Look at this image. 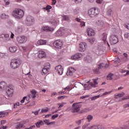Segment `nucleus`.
I'll return each instance as SVG.
<instances>
[{"instance_id":"nucleus-5","label":"nucleus","mask_w":129,"mask_h":129,"mask_svg":"<svg viewBox=\"0 0 129 129\" xmlns=\"http://www.w3.org/2000/svg\"><path fill=\"white\" fill-rule=\"evenodd\" d=\"M80 107L81 105L78 104V103H75L72 105V108L71 109L72 112L75 113V112H78L80 110Z\"/></svg>"},{"instance_id":"nucleus-61","label":"nucleus","mask_w":129,"mask_h":129,"mask_svg":"<svg viewBox=\"0 0 129 129\" xmlns=\"http://www.w3.org/2000/svg\"><path fill=\"white\" fill-rule=\"evenodd\" d=\"M5 3H6V6H9L10 4V1H7V0H4Z\"/></svg>"},{"instance_id":"nucleus-1","label":"nucleus","mask_w":129,"mask_h":129,"mask_svg":"<svg viewBox=\"0 0 129 129\" xmlns=\"http://www.w3.org/2000/svg\"><path fill=\"white\" fill-rule=\"evenodd\" d=\"M24 11L21 9L15 10L12 13V16L17 20H21L24 17Z\"/></svg>"},{"instance_id":"nucleus-50","label":"nucleus","mask_w":129,"mask_h":129,"mask_svg":"<svg viewBox=\"0 0 129 129\" xmlns=\"http://www.w3.org/2000/svg\"><path fill=\"white\" fill-rule=\"evenodd\" d=\"M75 4H80L82 3V0H72Z\"/></svg>"},{"instance_id":"nucleus-43","label":"nucleus","mask_w":129,"mask_h":129,"mask_svg":"<svg viewBox=\"0 0 129 129\" xmlns=\"http://www.w3.org/2000/svg\"><path fill=\"white\" fill-rule=\"evenodd\" d=\"M124 95V93L122 92L121 94H117L116 97L115 98H118V97L120 98V97H123V96Z\"/></svg>"},{"instance_id":"nucleus-4","label":"nucleus","mask_w":129,"mask_h":129,"mask_svg":"<svg viewBox=\"0 0 129 129\" xmlns=\"http://www.w3.org/2000/svg\"><path fill=\"white\" fill-rule=\"evenodd\" d=\"M6 93L9 97H12L14 95V87L9 85L6 88Z\"/></svg>"},{"instance_id":"nucleus-56","label":"nucleus","mask_w":129,"mask_h":129,"mask_svg":"<svg viewBox=\"0 0 129 129\" xmlns=\"http://www.w3.org/2000/svg\"><path fill=\"white\" fill-rule=\"evenodd\" d=\"M5 56H6V53L0 52V57H1V58H4Z\"/></svg>"},{"instance_id":"nucleus-24","label":"nucleus","mask_w":129,"mask_h":129,"mask_svg":"<svg viewBox=\"0 0 129 129\" xmlns=\"http://www.w3.org/2000/svg\"><path fill=\"white\" fill-rule=\"evenodd\" d=\"M22 127H26V126L23 124V122H20L16 125V128L21 129Z\"/></svg>"},{"instance_id":"nucleus-32","label":"nucleus","mask_w":129,"mask_h":129,"mask_svg":"<svg viewBox=\"0 0 129 129\" xmlns=\"http://www.w3.org/2000/svg\"><path fill=\"white\" fill-rule=\"evenodd\" d=\"M43 124L44 122H43V120H39L36 123L37 127H40V125H43Z\"/></svg>"},{"instance_id":"nucleus-59","label":"nucleus","mask_w":129,"mask_h":129,"mask_svg":"<svg viewBox=\"0 0 129 129\" xmlns=\"http://www.w3.org/2000/svg\"><path fill=\"white\" fill-rule=\"evenodd\" d=\"M27 98V97L25 96L23 98V99L21 100V103H24L25 102V100Z\"/></svg>"},{"instance_id":"nucleus-41","label":"nucleus","mask_w":129,"mask_h":129,"mask_svg":"<svg viewBox=\"0 0 129 129\" xmlns=\"http://www.w3.org/2000/svg\"><path fill=\"white\" fill-rule=\"evenodd\" d=\"M99 70H100L98 69V68H97V69L93 70V72L94 74H99V73H100Z\"/></svg>"},{"instance_id":"nucleus-64","label":"nucleus","mask_w":129,"mask_h":129,"mask_svg":"<svg viewBox=\"0 0 129 129\" xmlns=\"http://www.w3.org/2000/svg\"><path fill=\"white\" fill-rule=\"evenodd\" d=\"M126 128V126H122L118 128V129H125Z\"/></svg>"},{"instance_id":"nucleus-42","label":"nucleus","mask_w":129,"mask_h":129,"mask_svg":"<svg viewBox=\"0 0 129 129\" xmlns=\"http://www.w3.org/2000/svg\"><path fill=\"white\" fill-rule=\"evenodd\" d=\"M51 9H52V7L48 5L47 6H46V7L43 8V10H46V11H47V12H50V10H51Z\"/></svg>"},{"instance_id":"nucleus-60","label":"nucleus","mask_w":129,"mask_h":129,"mask_svg":"<svg viewBox=\"0 0 129 129\" xmlns=\"http://www.w3.org/2000/svg\"><path fill=\"white\" fill-rule=\"evenodd\" d=\"M123 56H124V57L126 58V59H127V57H128V55L126 53H124L123 54Z\"/></svg>"},{"instance_id":"nucleus-39","label":"nucleus","mask_w":129,"mask_h":129,"mask_svg":"<svg viewBox=\"0 0 129 129\" xmlns=\"http://www.w3.org/2000/svg\"><path fill=\"white\" fill-rule=\"evenodd\" d=\"M50 23L52 24V25L56 26V25L59 23V21L54 19L53 20L50 21Z\"/></svg>"},{"instance_id":"nucleus-31","label":"nucleus","mask_w":129,"mask_h":129,"mask_svg":"<svg viewBox=\"0 0 129 129\" xmlns=\"http://www.w3.org/2000/svg\"><path fill=\"white\" fill-rule=\"evenodd\" d=\"M86 119L88 121V122H90L92 119H93V116L91 115H89L87 116Z\"/></svg>"},{"instance_id":"nucleus-46","label":"nucleus","mask_w":129,"mask_h":129,"mask_svg":"<svg viewBox=\"0 0 129 129\" xmlns=\"http://www.w3.org/2000/svg\"><path fill=\"white\" fill-rule=\"evenodd\" d=\"M49 111V109H42L41 111L40 112V114H42V113H44V112H48Z\"/></svg>"},{"instance_id":"nucleus-38","label":"nucleus","mask_w":129,"mask_h":129,"mask_svg":"<svg viewBox=\"0 0 129 129\" xmlns=\"http://www.w3.org/2000/svg\"><path fill=\"white\" fill-rule=\"evenodd\" d=\"M107 14L108 16H112V15H113V11H112V10L110 9L107 11Z\"/></svg>"},{"instance_id":"nucleus-55","label":"nucleus","mask_w":129,"mask_h":129,"mask_svg":"<svg viewBox=\"0 0 129 129\" xmlns=\"http://www.w3.org/2000/svg\"><path fill=\"white\" fill-rule=\"evenodd\" d=\"M124 38H126V39H129V33H126L124 35Z\"/></svg>"},{"instance_id":"nucleus-25","label":"nucleus","mask_w":129,"mask_h":129,"mask_svg":"<svg viewBox=\"0 0 129 129\" xmlns=\"http://www.w3.org/2000/svg\"><path fill=\"white\" fill-rule=\"evenodd\" d=\"M106 38H107V34H106V33H104L103 34L102 40L103 41H104L105 44H106L107 43V45L109 47V44H108V42L106 41Z\"/></svg>"},{"instance_id":"nucleus-7","label":"nucleus","mask_w":129,"mask_h":129,"mask_svg":"<svg viewBox=\"0 0 129 129\" xmlns=\"http://www.w3.org/2000/svg\"><path fill=\"white\" fill-rule=\"evenodd\" d=\"M53 46L57 49H61L63 47V42L60 39L55 40L53 42Z\"/></svg>"},{"instance_id":"nucleus-54","label":"nucleus","mask_w":129,"mask_h":129,"mask_svg":"<svg viewBox=\"0 0 129 129\" xmlns=\"http://www.w3.org/2000/svg\"><path fill=\"white\" fill-rule=\"evenodd\" d=\"M40 109H39L38 110L36 111L35 112L33 111L32 113H34L35 115H38L39 114V112L40 111Z\"/></svg>"},{"instance_id":"nucleus-29","label":"nucleus","mask_w":129,"mask_h":129,"mask_svg":"<svg viewBox=\"0 0 129 129\" xmlns=\"http://www.w3.org/2000/svg\"><path fill=\"white\" fill-rule=\"evenodd\" d=\"M22 49L25 52H27L28 53L31 51V48H30L29 46L22 47Z\"/></svg>"},{"instance_id":"nucleus-34","label":"nucleus","mask_w":129,"mask_h":129,"mask_svg":"<svg viewBox=\"0 0 129 129\" xmlns=\"http://www.w3.org/2000/svg\"><path fill=\"white\" fill-rule=\"evenodd\" d=\"M0 17L2 19V20H6V19H8V18H9V16L5 13L1 14Z\"/></svg>"},{"instance_id":"nucleus-19","label":"nucleus","mask_w":129,"mask_h":129,"mask_svg":"<svg viewBox=\"0 0 129 129\" xmlns=\"http://www.w3.org/2000/svg\"><path fill=\"white\" fill-rule=\"evenodd\" d=\"M84 61L87 63H91L92 62V57L91 55H88L84 58Z\"/></svg>"},{"instance_id":"nucleus-23","label":"nucleus","mask_w":129,"mask_h":129,"mask_svg":"<svg viewBox=\"0 0 129 129\" xmlns=\"http://www.w3.org/2000/svg\"><path fill=\"white\" fill-rule=\"evenodd\" d=\"M31 93L32 95H30L29 96V97L32 98V99H35L36 97H37L36 96V94L37 93V92L35 90H33L32 91H31Z\"/></svg>"},{"instance_id":"nucleus-10","label":"nucleus","mask_w":129,"mask_h":129,"mask_svg":"<svg viewBox=\"0 0 129 129\" xmlns=\"http://www.w3.org/2000/svg\"><path fill=\"white\" fill-rule=\"evenodd\" d=\"M17 41L20 44H24L27 42V37L25 36H18L17 38Z\"/></svg>"},{"instance_id":"nucleus-36","label":"nucleus","mask_w":129,"mask_h":129,"mask_svg":"<svg viewBox=\"0 0 129 129\" xmlns=\"http://www.w3.org/2000/svg\"><path fill=\"white\" fill-rule=\"evenodd\" d=\"M84 120V118H82V119H79V120H77L76 121V123L78 125H80L81 124V123H82V121Z\"/></svg>"},{"instance_id":"nucleus-12","label":"nucleus","mask_w":129,"mask_h":129,"mask_svg":"<svg viewBox=\"0 0 129 129\" xmlns=\"http://www.w3.org/2000/svg\"><path fill=\"white\" fill-rule=\"evenodd\" d=\"M55 70L59 75H62L63 74V68H62L61 65H58L55 67Z\"/></svg>"},{"instance_id":"nucleus-6","label":"nucleus","mask_w":129,"mask_h":129,"mask_svg":"<svg viewBox=\"0 0 129 129\" xmlns=\"http://www.w3.org/2000/svg\"><path fill=\"white\" fill-rule=\"evenodd\" d=\"M110 43L111 45H115L118 43V38H117V35H112L110 37Z\"/></svg>"},{"instance_id":"nucleus-2","label":"nucleus","mask_w":129,"mask_h":129,"mask_svg":"<svg viewBox=\"0 0 129 129\" xmlns=\"http://www.w3.org/2000/svg\"><path fill=\"white\" fill-rule=\"evenodd\" d=\"M22 64V60L20 59H13L11 62V67L12 69H17L21 66Z\"/></svg>"},{"instance_id":"nucleus-48","label":"nucleus","mask_w":129,"mask_h":129,"mask_svg":"<svg viewBox=\"0 0 129 129\" xmlns=\"http://www.w3.org/2000/svg\"><path fill=\"white\" fill-rule=\"evenodd\" d=\"M99 97H100V95L95 96H94V97H92L91 100H95V99H97V98H99Z\"/></svg>"},{"instance_id":"nucleus-44","label":"nucleus","mask_w":129,"mask_h":129,"mask_svg":"<svg viewBox=\"0 0 129 129\" xmlns=\"http://www.w3.org/2000/svg\"><path fill=\"white\" fill-rule=\"evenodd\" d=\"M104 66V63H101L98 65L97 68H98V69L100 70L102 68H103Z\"/></svg>"},{"instance_id":"nucleus-9","label":"nucleus","mask_w":129,"mask_h":129,"mask_svg":"<svg viewBox=\"0 0 129 129\" xmlns=\"http://www.w3.org/2000/svg\"><path fill=\"white\" fill-rule=\"evenodd\" d=\"M50 63H45L44 68H43L42 69V73H41V74H42V75H45V74H47V73H48V72L50 70Z\"/></svg>"},{"instance_id":"nucleus-30","label":"nucleus","mask_w":129,"mask_h":129,"mask_svg":"<svg viewBox=\"0 0 129 129\" xmlns=\"http://www.w3.org/2000/svg\"><path fill=\"white\" fill-rule=\"evenodd\" d=\"M80 13V8H77L74 10V15H78Z\"/></svg>"},{"instance_id":"nucleus-40","label":"nucleus","mask_w":129,"mask_h":129,"mask_svg":"<svg viewBox=\"0 0 129 129\" xmlns=\"http://www.w3.org/2000/svg\"><path fill=\"white\" fill-rule=\"evenodd\" d=\"M16 31L18 33V34H21L23 32V29L22 28L18 27L16 30Z\"/></svg>"},{"instance_id":"nucleus-15","label":"nucleus","mask_w":129,"mask_h":129,"mask_svg":"<svg viewBox=\"0 0 129 129\" xmlns=\"http://www.w3.org/2000/svg\"><path fill=\"white\" fill-rule=\"evenodd\" d=\"M65 34V30L59 28L55 33V36H63Z\"/></svg>"},{"instance_id":"nucleus-45","label":"nucleus","mask_w":129,"mask_h":129,"mask_svg":"<svg viewBox=\"0 0 129 129\" xmlns=\"http://www.w3.org/2000/svg\"><path fill=\"white\" fill-rule=\"evenodd\" d=\"M62 18H63V21H69V20H70V19L69 18V17H68V16L67 15H64L62 16Z\"/></svg>"},{"instance_id":"nucleus-11","label":"nucleus","mask_w":129,"mask_h":129,"mask_svg":"<svg viewBox=\"0 0 129 129\" xmlns=\"http://www.w3.org/2000/svg\"><path fill=\"white\" fill-rule=\"evenodd\" d=\"M86 48H87V44L86 43L81 42L80 44L79 51H80V52H84V51L86 50Z\"/></svg>"},{"instance_id":"nucleus-52","label":"nucleus","mask_w":129,"mask_h":129,"mask_svg":"<svg viewBox=\"0 0 129 129\" xmlns=\"http://www.w3.org/2000/svg\"><path fill=\"white\" fill-rule=\"evenodd\" d=\"M58 99H64V98H67V96H61L58 97Z\"/></svg>"},{"instance_id":"nucleus-8","label":"nucleus","mask_w":129,"mask_h":129,"mask_svg":"<svg viewBox=\"0 0 129 129\" xmlns=\"http://www.w3.org/2000/svg\"><path fill=\"white\" fill-rule=\"evenodd\" d=\"M0 39H3V41L5 43H8L9 41H11L10 35L8 34H2L0 35Z\"/></svg>"},{"instance_id":"nucleus-49","label":"nucleus","mask_w":129,"mask_h":129,"mask_svg":"<svg viewBox=\"0 0 129 129\" xmlns=\"http://www.w3.org/2000/svg\"><path fill=\"white\" fill-rule=\"evenodd\" d=\"M43 121H44V123H45V124H47V125H49V123L50 122V120L45 119V120H43Z\"/></svg>"},{"instance_id":"nucleus-27","label":"nucleus","mask_w":129,"mask_h":129,"mask_svg":"<svg viewBox=\"0 0 129 129\" xmlns=\"http://www.w3.org/2000/svg\"><path fill=\"white\" fill-rule=\"evenodd\" d=\"M37 44L38 45H46L47 44V41L44 40H39L37 41Z\"/></svg>"},{"instance_id":"nucleus-22","label":"nucleus","mask_w":129,"mask_h":129,"mask_svg":"<svg viewBox=\"0 0 129 129\" xmlns=\"http://www.w3.org/2000/svg\"><path fill=\"white\" fill-rule=\"evenodd\" d=\"M87 129H100L99 124H93L87 128Z\"/></svg>"},{"instance_id":"nucleus-62","label":"nucleus","mask_w":129,"mask_h":129,"mask_svg":"<svg viewBox=\"0 0 129 129\" xmlns=\"http://www.w3.org/2000/svg\"><path fill=\"white\" fill-rule=\"evenodd\" d=\"M103 0H96V3L97 4H102V2Z\"/></svg>"},{"instance_id":"nucleus-3","label":"nucleus","mask_w":129,"mask_h":129,"mask_svg":"<svg viewBox=\"0 0 129 129\" xmlns=\"http://www.w3.org/2000/svg\"><path fill=\"white\" fill-rule=\"evenodd\" d=\"M99 14L98 9L96 8H92L88 11V15L91 18H94L96 16H97Z\"/></svg>"},{"instance_id":"nucleus-37","label":"nucleus","mask_w":129,"mask_h":129,"mask_svg":"<svg viewBox=\"0 0 129 129\" xmlns=\"http://www.w3.org/2000/svg\"><path fill=\"white\" fill-rule=\"evenodd\" d=\"M88 42L90 43L91 44H93L94 42H95V38L94 37H92L90 39H88Z\"/></svg>"},{"instance_id":"nucleus-18","label":"nucleus","mask_w":129,"mask_h":129,"mask_svg":"<svg viewBox=\"0 0 129 129\" xmlns=\"http://www.w3.org/2000/svg\"><path fill=\"white\" fill-rule=\"evenodd\" d=\"M87 33L88 36L89 37H91V36H94L95 34V32H94V30L92 29V28H88L87 29Z\"/></svg>"},{"instance_id":"nucleus-17","label":"nucleus","mask_w":129,"mask_h":129,"mask_svg":"<svg viewBox=\"0 0 129 129\" xmlns=\"http://www.w3.org/2000/svg\"><path fill=\"white\" fill-rule=\"evenodd\" d=\"M7 87L8 86L6 82H2L0 83V90H1V91H3V90L7 89Z\"/></svg>"},{"instance_id":"nucleus-26","label":"nucleus","mask_w":129,"mask_h":129,"mask_svg":"<svg viewBox=\"0 0 129 129\" xmlns=\"http://www.w3.org/2000/svg\"><path fill=\"white\" fill-rule=\"evenodd\" d=\"M17 48L16 46H13L9 48V51L11 53H16V52L17 51Z\"/></svg>"},{"instance_id":"nucleus-28","label":"nucleus","mask_w":129,"mask_h":129,"mask_svg":"<svg viewBox=\"0 0 129 129\" xmlns=\"http://www.w3.org/2000/svg\"><path fill=\"white\" fill-rule=\"evenodd\" d=\"M96 24L97 26H99V27H103V25H104V23L101 20L97 21Z\"/></svg>"},{"instance_id":"nucleus-14","label":"nucleus","mask_w":129,"mask_h":129,"mask_svg":"<svg viewBox=\"0 0 129 129\" xmlns=\"http://www.w3.org/2000/svg\"><path fill=\"white\" fill-rule=\"evenodd\" d=\"M75 71H76V70L74 68H70L67 72V75L68 76H72Z\"/></svg>"},{"instance_id":"nucleus-53","label":"nucleus","mask_w":129,"mask_h":129,"mask_svg":"<svg viewBox=\"0 0 129 129\" xmlns=\"http://www.w3.org/2000/svg\"><path fill=\"white\" fill-rule=\"evenodd\" d=\"M58 116H59V115L58 114H56L52 115L51 118L52 119H55L56 118L58 117Z\"/></svg>"},{"instance_id":"nucleus-20","label":"nucleus","mask_w":129,"mask_h":129,"mask_svg":"<svg viewBox=\"0 0 129 129\" xmlns=\"http://www.w3.org/2000/svg\"><path fill=\"white\" fill-rule=\"evenodd\" d=\"M46 56V52H44L43 50H39L38 54V58L42 59V58H45Z\"/></svg>"},{"instance_id":"nucleus-16","label":"nucleus","mask_w":129,"mask_h":129,"mask_svg":"<svg viewBox=\"0 0 129 129\" xmlns=\"http://www.w3.org/2000/svg\"><path fill=\"white\" fill-rule=\"evenodd\" d=\"M26 21L29 25H33V23L34 22V18L30 16L27 17Z\"/></svg>"},{"instance_id":"nucleus-35","label":"nucleus","mask_w":129,"mask_h":129,"mask_svg":"<svg viewBox=\"0 0 129 129\" xmlns=\"http://www.w3.org/2000/svg\"><path fill=\"white\" fill-rule=\"evenodd\" d=\"M107 80H112L113 79V74H109L107 76Z\"/></svg>"},{"instance_id":"nucleus-51","label":"nucleus","mask_w":129,"mask_h":129,"mask_svg":"<svg viewBox=\"0 0 129 129\" xmlns=\"http://www.w3.org/2000/svg\"><path fill=\"white\" fill-rule=\"evenodd\" d=\"M80 26H81V28H82L83 27H85V22H84L83 21H81Z\"/></svg>"},{"instance_id":"nucleus-47","label":"nucleus","mask_w":129,"mask_h":129,"mask_svg":"<svg viewBox=\"0 0 129 129\" xmlns=\"http://www.w3.org/2000/svg\"><path fill=\"white\" fill-rule=\"evenodd\" d=\"M89 124H90V123H87V124H85L83 125L82 127V129H87V127H89V126H88V125H89Z\"/></svg>"},{"instance_id":"nucleus-21","label":"nucleus","mask_w":129,"mask_h":129,"mask_svg":"<svg viewBox=\"0 0 129 129\" xmlns=\"http://www.w3.org/2000/svg\"><path fill=\"white\" fill-rule=\"evenodd\" d=\"M82 57V54L81 53H77L74 56H71L72 60H75L76 59H79Z\"/></svg>"},{"instance_id":"nucleus-57","label":"nucleus","mask_w":129,"mask_h":129,"mask_svg":"<svg viewBox=\"0 0 129 129\" xmlns=\"http://www.w3.org/2000/svg\"><path fill=\"white\" fill-rule=\"evenodd\" d=\"M6 114V113L5 112H0V117H3V115H5Z\"/></svg>"},{"instance_id":"nucleus-63","label":"nucleus","mask_w":129,"mask_h":129,"mask_svg":"<svg viewBox=\"0 0 129 129\" xmlns=\"http://www.w3.org/2000/svg\"><path fill=\"white\" fill-rule=\"evenodd\" d=\"M127 107H129V103L128 104H126L123 105V108H127Z\"/></svg>"},{"instance_id":"nucleus-33","label":"nucleus","mask_w":129,"mask_h":129,"mask_svg":"<svg viewBox=\"0 0 129 129\" xmlns=\"http://www.w3.org/2000/svg\"><path fill=\"white\" fill-rule=\"evenodd\" d=\"M105 48L103 46H102V45H98V51H99V52H103V51H104Z\"/></svg>"},{"instance_id":"nucleus-58","label":"nucleus","mask_w":129,"mask_h":129,"mask_svg":"<svg viewBox=\"0 0 129 129\" xmlns=\"http://www.w3.org/2000/svg\"><path fill=\"white\" fill-rule=\"evenodd\" d=\"M93 80L94 81V84H95L96 85H97V84H98V83H97V80H98V78H97V79H93Z\"/></svg>"},{"instance_id":"nucleus-13","label":"nucleus","mask_w":129,"mask_h":129,"mask_svg":"<svg viewBox=\"0 0 129 129\" xmlns=\"http://www.w3.org/2000/svg\"><path fill=\"white\" fill-rule=\"evenodd\" d=\"M42 31L44 32H53L54 28L49 26H43L41 28Z\"/></svg>"}]
</instances>
